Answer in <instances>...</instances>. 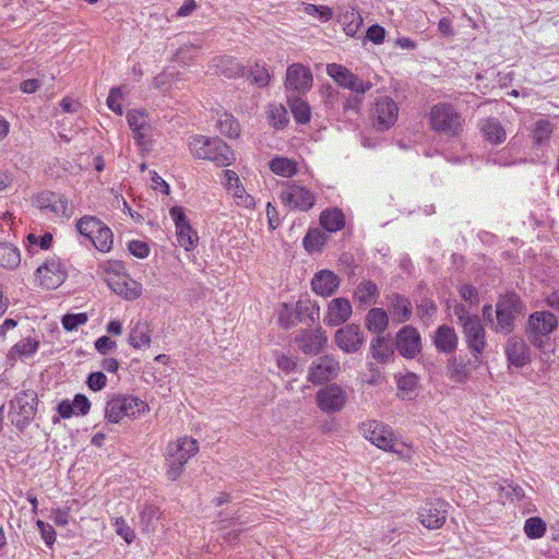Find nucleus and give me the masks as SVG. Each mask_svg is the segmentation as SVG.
Returning a JSON list of instances; mask_svg holds the SVG:
<instances>
[{
  "label": "nucleus",
  "instance_id": "5",
  "mask_svg": "<svg viewBox=\"0 0 559 559\" xmlns=\"http://www.w3.org/2000/svg\"><path fill=\"white\" fill-rule=\"evenodd\" d=\"M148 412V404L133 395H114L107 401L105 406V417L112 424H118L124 418L134 419Z\"/></svg>",
  "mask_w": 559,
  "mask_h": 559
},
{
  "label": "nucleus",
  "instance_id": "1",
  "mask_svg": "<svg viewBox=\"0 0 559 559\" xmlns=\"http://www.w3.org/2000/svg\"><path fill=\"white\" fill-rule=\"evenodd\" d=\"M199 452V442L188 436L179 437L170 441L166 448V477L168 480H177L185 471L186 464Z\"/></svg>",
  "mask_w": 559,
  "mask_h": 559
},
{
  "label": "nucleus",
  "instance_id": "19",
  "mask_svg": "<svg viewBox=\"0 0 559 559\" xmlns=\"http://www.w3.org/2000/svg\"><path fill=\"white\" fill-rule=\"evenodd\" d=\"M225 188L237 206L251 210L255 206L254 198L249 194L234 170H225Z\"/></svg>",
  "mask_w": 559,
  "mask_h": 559
},
{
  "label": "nucleus",
  "instance_id": "39",
  "mask_svg": "<svg viewBox=\"0 0 559 559\" xmlns=\"http://www.w3.org/2000/svg\"><path fill=\"white\" fill-rule=\"evenodd\" d=\"M200 50V46L195 44H183L174 53L171 60L182 66H190L194 62Z\"/></svg>",
  "mask_w": 559,
  "mask_h": 559
},
{
  "label": "nucleus",
  "instance_id": "22",
  "mask_svg": "<svg viewBox=\"0 0 559 559\" xmlns=\"http://www.w3.org/2000/svg\"><path fill=\"white\" fill-rule=\"evenodd\" d=\"M35 204L43 211H48L56 216H70L71 207L69 206L68 199L51 192L43 191L35 198Z\"/></svg>",
  "mask_w": 559,
  "mask_h": 559
},
{
  "label": "nucleus",
  "instance_id": "8",
  "mask_svg": "<svg viewBox=\"0 0 559 559\" xmlns=\"http://www.w3.org/2000/svg\"><path fill=\"white\" fill-rule=\"evenodd\" d=\"M37 394L27 390L15 395L10 402L9 417L17 428H24L35 416Z\"/></svg>",
  "mask_w": 559,
  "mask_h": 559
},
{
  "label": "nucleus",
  "instance_id": "61",
  "mask_svg": "<svg viewBox=\"0 0 559 559\" xmlns=\"http://www.w3.org/2000/svg\"><path fill=\"white\" fill-rule=\"evenodd\" d=\"M334 341L336 345L344 352H349V329L341 328L336 331Z\"/></svg>",
  "mask_w": 559,
  "mask_h": 559
},
{
  "label": "nucleus",
  "instance_id": "26",
  "mask_svg": "<svg viewBox=\"0 0 559 559\" xmlns=\"http://www.w3.org/2000/svg\"><path fill=\"white\" fill-rule=\"evenodd\" d=\"M349 319V300L345 297L333 298L328 304L326 314L324 317L325 324L337 326L345 323Z\"/></svg>",
  "mask_w": 559,
  "mask_h": 559
},
{
  "label": "nucleus",
  "instance_id": "13",
  "mask_svg": "<svg viewBox=\"0 0 559 559\" xmlns=\"http://www.w3.org/2000/svg\"><path fill=\"white\" fill-rule=\"evenodd\" d=\"M340 364L330 355L314 359L308 367L307 380L314 385L323 384L337 377Z\"/></svg>",
  "mask_w": 559,
  "mask_h": 559
},
{
  "label": "nucleus",
  "instance_id": "15",
  "mask_svg": "<svg viewBox=\"0 0 559 559\" xmlns=\"http://www.w3.org/2000/svg\"><path fill=\"white\" fill-rule=\"evenodd\" d=\"M294 342L301 353L316 356L326 346L328 337L322 328L302 329L295 335Z\"/></svg>",
  "mask_w": 559,
  "mask_h": 559
},
{
  "label": "nucleus",
  "instance_id": "2",
  "mask_svg": "<svg viewBox=\"0 0 559 559\" xmlns=\"http://www.w3.org/2000/svg\"><path fill=\"white\" fill-rule=\"evenodd\" d=\"M191 154L198 159L214 162L217 166H228L235 159L230 147L218 138L195 135L189 142Z\"/></svg>",
  "mask_w": 559,
  "mask_h": 559
},
{
  "label": "nucleus",
  "instance_id": "21",
  "mask_svg": "<svg viewBox=\"0 0 559 559\" xmlns=\"http://www.w3.org/2000/svg\"><path fill=\"white\" fill-rule=\"evenodd\" d=\"M312 73L301 63H293L286 70L285 87L298 93H306L312 86Z\"/></svg>",
  "mask_w": 559,
  "mask_h": 559
},
{
  "label": "nucleus",
  "instance_id": "30",
  "mask_svg": "<svg viewBox=\"0 0 559 559\" xmlns=\"http://www.w3.org/2000/svg\"><path fill=\"white\" fill-rule=\"evenodd\" d=\"M554 124L546 119H537L531 127V138L533 145L543 147L548 145L554 133Z\"/></svg>",
  "mask_w": 559,
  "mask_h": 559
},
{
  "label": "nucleus",
  "instance_id": "23",
  "mask_svg": "<svg viewBox=\"0 0 559 559\" xmlns=\"http://www.w3.org/2000/svg\"><path fill=\"white\" fill-rule=\"evenodd\" d=\"M396 348L405 358H414L421 349L419 333L412 326H404L396 335Z\"/></svg>",
  "mask_w": 559,
  "mask_h": 559
},
{
  "label": "nucleus",
  "instance_id": "48",
  "mask_svg": "<svg viewBox=\"0 0 559 559\" xmlns=\"http://www.w3.org/2000/svg\"><path fill=\"white\" fill-rule=\"evenodd\" d=\"M523 530L528 538L538 539L546 533V523L540 518L533 516L525 521Z\"/></svg>",
  "mask_w": 559,
  "mask_h": 559
},
{
  "label": "nucleus",
  "instance_id": "46",
  "mask_svg": "<svg viewBox=\"0 0 559 559\" xmlns=\"http://www.w3.org/2000/svg\"><path fill=\"white\" fill-rule=\"evenodd\" d=\"M39 342L32 337H25L17 342L11 349H10V357H21V356H28L36 352L38 348Z\"/></svg>",
  "mask_w": 559,
  "mask_h": 559
},
{
  "label": "nucleus",
  "instance_id": "58",
  "mask_svg": "<svg viewBox=\"0 0 559 559\" xmlns=\"http://www.w3.org/2000/svg\"><path fill=\"white\" fill-rule=\"evenodd\" d=\"M36 526L38 527L40 535H41L43 539L45 540V543L48 546H51L56 542L57 534H56L55 528L50 524H48L41 520H38L36 522Z\"/></svg>",
  "mask_w": 559,
  "mask_h": 559
},
{
  "label": "nucleus",
  "instance_id": "32",
  "mask_svg": "<svg viewBox=\"0 0 559 559\" xmlns=\"http://www.w3.org/2000/svg\"><path fill=\"white\" fill-rule=\"evenodd\" d=\"M480 131L486 141L491 144H500L507 138L504 128L495 118L486 119L480 126Z\"/></svg>",
  "mask_w": 559,
  "mask_h": 559
},
{
  "label": "nucleus",
  "instance_id": "55",
  "mask_svg": "<svg viewBox=\"0 0 559 559\" xmlns=\"http://www.w3.org/2000/svg\"><path fill=\"white\" fill-rule=\"evenodd\" d=\"M123 97L122 86L112 87L107 97V106L118 115H122L120 99Z\"/></svg>",
  "mask_w": 559,
  "mask_h": 559
},
{
  "label": "nucleus",
  "instance_id": "4",
  "mask_svg": "<svg viewBox=\"0 0 559 559\" xmlns=\"http://www.w3.org/2000/svg\"><path fill=\"white\" fill-rule=\"evenodd\" d=\"M523 307L516 295H507L499 299L496 306V320L492 319V307L484 306L483 316L491 328L499 333H510L513 329L514 318L522 312Z\"/></svg>",
  "mask_w": 559,
  "mask_h": 559
},
{
  "label": "nucleus",
  "instance_id": "64",
  "mask_svg": "<svg viewBox=\"0 0 559 559\" xmlns=\"http://www.w3.org/2000/svg\"><path fill=\"white\" fill-rule=\"evenodd\" d=\"M72 404H73V409L74 411L76 409L78 413L81 415L87 414V412L90 411V407H91L90 401L83 394L75 395Z\"/></svg>",
  "mask_w": 559,
  "mask_h": 559
},
{
  "label": "nucleus",
  "instance_id": "56",
  "mask_svg": "<svg viewBox=\"0 0 559 559\" xmlns=\"http://www.w3.org/2000/svg\"><path fill=\"white\" fill-rule=\"evenodd\" d=\"M86 313H76V314H66L62 318V325L67 331H73L79 325L85 324L87 322Z\"/></svg>",
  "mask_w": 559,
  "mask_h": 559
},
{
  "label": "nucleus",
  "instance_id": "35",
  "mask_svg": "<svg viewBox=\"0 0 559 559\" xmlns=\"http://www.w3.org/2000/svg\"><path fill=\"white\" fill-rule=\"evenodd\" d=\"M21 263L20 250L9 242H0V266L16 269Z\"/></svg>",
  "mask_w": 559,
  "mask_h": 559
},
{
  "label": "nucleus",
  "instance_id": "49",
  "mask_svg": "<svg viewBox=\"0 0 559 559\" xmlns=\"http://www.w3.org/2000/svg\"><path fill=\"white\" fill-rule=\"evenodd\" d=\"M499 490H500V496L502 498H507L512 501H520L525 496V492L520 485L508 481V480H503L500 484Z\"/></svg>",
  "mask_w": 559,
  "mask_h": 559
},
{
  "label": "nucleus",
  "instance_id": "16",
  "mask_svg": "<svg viewBox=\"0 0 559 559\" xmlns=\"http://www.w3.org/2000/svg\"><path fill=\"white\" fill-rule=\"evenodd\" d=\"M448 507L443 500L428 501L418 510V521L428 530H438L447 520Z\"/></svg>",
  "mask_w": 559,
  "mask_h": 559
},
{
  "label": "nucleus",
  "instance_id": "60",
  "mask_svg": "<svg viewBox=\"0 0 559 559\" xmlns=\"http://www.w3.org/2000/svg\"><path fill=\"white\" fill-rule=\"evenodd\" d=\"M385 37V29L380 25H372L368 28L366 38L373 44H382Z\"/></svg>",
  "mask_w": 559,
  "mask_h": 559
},
{
  "label": "nucleus",
  "instance_id": "54",
  "mask_svg": "<svg viewBox=\"0 0 559 559\" xmlns=\"http://www.w3.org/2000/svg\"><path fill=\"white\" fill-rule=\"evenodd\" d=\"M116 533L122 537L126 543L131 544L135 539L134 531L127 524L122 516L115 519Z\"/></svg>",
  "mask_w": 559,
  "mask_h": 559
},
{
  "label": "nucleus",
  "instance_id": "45",
  "mask_svg": "<svg viewBox=\"0 0 559 559\" xmlns=\"http://www.w3.org/2000/svg\"><path fill=\"white\" fill-rule=\"evenodd\" d=\"M371 352L373 358L380 362H385L393 356L392 346L384 337H377L371 343Z\"/></svg>",
  "mask_w": 559,
  "mask_h": 559
},
{
  "label": "nucleus",
  "instance_id": "41",
  "mask_svg": "<svg viewBox=\"0 0 559 559\" xmlns=\"http://www.w3.org/2000/svg\"><path fill=\"white\" fill-rule=\"evenodd\" d=\"M217 127L219 132L228 138H237L240 134V124L230 114H221L217 119Z\"/></svg>",
  "mask_w": 559,
  "mask_h": 559
},
{
  "label": "nucleus",
  "instance_id": "34",
  "mask_svg": "<svg viewBox=\"0 0 559 559\" xmlns=\"http://www.w3.org/2000/svg\"><path fill=\"white\" fill-rule=\"evenodd\" d=\"M389 311L392 320L399 323L407 321L412 314L409 301L397 295L390 298Z\"/></svg>",
  "mask_w": 559,
  "mask_h": 559
},
{
  "label": "nucleus",
  "instance_id": "53",
  "mask_svg": "<svg viewBox=\"0 0 559 559\" xmlns=\"http://www.w3.org/2000/svg\"><path fill=\"white\" fill-rule=\"evenodd\" d=\"M376 295H377V287L371 282L361 283L358 286L357 292H356L357 298L361 302H365V304L372 302L376 298Z\"/></svg>",
  "mask_w": 559,
  "mask_h": 559
},
{
  "label": "nucleus",
  "instance_id": "43",
  "mask_svg": "<svg viewBox=\"0 0 559 559\" xmlns=\"http://www.w3.org/2000/svg\"><path fill=\"white\" fill-rule=\"evenodd\" d=\"M242 523L241 522H238V520H230V521H227V520H219L215 523L216 527L218 531H227L224 535H223V538L225 542L229 543V544H233L235 543L240 534L245 531L243 527H236L237 525H241Z\"/></svg>",
  "mask_w": 559,
  "mask_h": 559
},
{
  "label": "nucleus",
  "instance_id": "62",
  "mask_svg": "<svg viewBox=\"0 0 559 559\" xmlns=\"http://www.w3.org/2000/svg\"><path fill=\"white\" fill-rule=\"evenodd\" d=\"M129 250L134 257L141 259L146 258L150 253L148 246L145 242L139 240L131 241L129 243Z\"/></svg>",
  "mask_w": 559,
  "mask_h": 559
},
{
  "label": "nucleus",
  "instance_id": "6",
  "mask_svg": "<svg viewBox=\"0 0 559 559\" xmlns=\"http://www.w3.org/2000/svg\"><path fill=\"white\" fill-rule=\"evenodd\" d=\"M557 317L549 311H536L527 320V338L537 348H543L548 336L558 328Z\"/></svg>",
  "mask_w": 559,
  "mask_h": 559
},
{
  "label": "nucleus",
  "instance_id": "17",
  "mask_svg": "<svg viewBox=\"0 0 559 559\" xmlns=\"http://www.w3.org/2000/svg\"><path fill=\"white\" fill-rule=\"evenodd\" d=\"M318 407L326 413L340 412L347 402L346 392L336 384L325 385L316 394Z\"/></svg>",
  "mask_w": 559,
  "mask_h": 559
},
{
  "label": "nucleus",
  "instance_id": "24",
  "mask_svg": "<svg viewBox=\"0 0 559 559\" xmlns=\"http://www.w3.org/2000/svg\"><path fill=\"white\" fill-rule=\"evenodd\" d=\"M127 121L138 144L142 145L144 138L153 130L148 112L145 109H132L127 114Z\"/></svg>",
  "mask_w": 559,
  "mask_h": 559
},
{
  "label": "nucleus",
  "instance_id": "44",
  "mask_svg": "<svg viewBox=\"0 0 559 559\" xmlns=\"http://www.w3.org/2000/svg\"><path fill=\"white\" fill-rule=\"evenodd\" d=\"M288 105L297 122H309L310 108L309 105L304 99L299 97H290L288 98Z\"/></svg>",
  "mask_w": 559,
  "mask_h": 559
},
{
  "label": "nucleus",
  "instance_id": "20",
  "mask_svg": "<svg viewBox=\"0 0 559 559\" xmlns=\"http://www.w3.org/2000/svg\"><path fill=\"white\" fill-rule=\"evenodd\" d=\"M36 276L41 286L56 288L64 281L66 270L58 259H50L37 269Z\"/></svg>",
  "mask_w": 559,
  "mask_h": 559
},
{
  "label": "nucleus",
  "instance_id": "47",
  "mask_svg": "<svg viewBox=\"0 0 559 559\" xmlns=\"http://www.w3.org/2000/svg\"><path fill=\"white\" fill-rule=\"evenodd\" d=\"M397 389L403 399L409 397L418 385V377L415 373L402 374L396 380Z\"/></svg>",
  "mask_w": 559,
  "mask_h": 559
},
{
  "label": "nucleus",
  "instance_id": "59",
  "mask_svg": "<svg viewBox=\"0 0 559 559\" xmlns=\"http://www.w3.org/2000/svg\"><path fill=\"white\" fill-rule=\"evenodd\" d=\"M107 378L103 372H93L87 378V385L93 391H99L105 388Z\"/></svg>",
  "mask_w": 559,
  "mask_h": 559
},
{
  "label": "nucleus",
  "instance_id": "25",
  "mask_svg": "<svg viewBox=\"0 0 559 559\" xmlns=\"http://www.w3.org/2000/svg\"><path fill=\"white\" fill-rule=\"evenodd\" d=\"M338 276L330 270L317 272L311 281L312 290L322 297L333 295L340 286Z\"/></svg>",
  "mask_w": 559,
  "mask_h": 559
},
{
  "label": "nucleus",
  "instance_id": "52",
  "mask_svg": "<svg viewBox=\"0 0 559 559\" xmlns=\"http://www.w3.org/2000/svg\"><path fill=\"white\" fill-rule=\"evenodd\" d=\"M305 12L320 22H328L332 17V10L326 5L305 4Z\"/></svg>",
  "mask_w": 559,
  "mask_h": 559
},
{
  "label": "nucleus",
  "instance_id": "42",
  "mask_svg": "<svg viewBox=\"0 0 559 559\" xmlns=\"http://www.w3.org/2000/svg\"><path fill=\"white\" fill-rule=\"evenodd\" d=\"M295 310L300 319V322L308 318L310 321H314L319 318L320 308L317 302L310 299H299L296 304H293Z\"/></svg>",
  "mask_w": 559,
  "mask_h": 559
},
{
  "label": "nucleus",
  "instance_id": "28",
  "mask_svg": "<svg viewBox=\"0 0 559 559\" xmlns=\"http://www.w3.org/2000/svg\"><path fill=\"white\" fill-rule=\"evenodd\" d=\"M152 342V329L146 321H138L131 329L128 343L135 349L147 348Z\"/></svg>",
  "mask_w": 559,
  "mask_h": 559
},
{
  "label": "nucleus",
  "instance_id": "27",
  "mask_svg": "<svg viewBox=\"0 0 559 559\" xmlns=\"http://www.w3.org/2000/svg\"><path fill=\"white\" fill-rule=\"evenodd\" d=\"M506 355L510 365L521 368L531 360L530 349L519 337H511L506 344Z\"/></svg>",
  "mask_w": 559,
  "mask_h": 559
},
{
  "label": "nucleus",
  "instance_id": "18",
  "mask_svg": "<svg viewBox=\"0 0 559 559\" xmlns=\"http://www.w3.org/2000/svg\"><path fill=\"white\" fill-rule=\"evenodd\" d=\"M170 216L176 225L178 243L187 251L192 250L199 240V236L189 224L182 207H171Z\"/></svg>",
  "mask_w": 559,
  "mask_h": 559
},
{
  "label": "nucleus",
  "instance_id": "9",
  "mask_svg": "<svg viewBox=\"0 0 559 559\" xmlns=\"http://www.w3.org/2000/svg\"><path fill=\"white\" fill-rule=\"evenodd\" d=\"M399 112V105L393 98L378 97L369 114L371 124L378 131H386L397 121Z\"/></svg>",
  "mask_w": 559,
  "mask_h": 559
},
{
  "label": "nucleus",
  "instance_id": "51",
  "mask_svg": "<svg viewBox=\"0 0 559 559\" xmlns=\"http://www.w3.org/2000/svg\"><path fill=\"white\" fill-rule=\"evenodd\" d=\"M270 124L276 129H282L288 122L287 110L284 106H271L269 110Z\"/></svg>",
  "mask_w": 559,
  "mask_h": 559
},
{
  "label": "nucleus",
  "instance_id": "7",
  "mask_svg": "<svg viewBox=\"0 0 559 559\" xmlns=\"http://www.w3.org/2000/svg\"><path fill=\"white\" fill-rule=\"evenodd\" d=\"M78 231L91 240L94 247L102 252H109L114 243L110 228L94 216H84L76 224Z\"/></svg>",
  "mask_w": 559,
  "mask_h": 559
},
{
  "label": "nucleus",
  "instance_id": "14",
  "mask_svg": "<svg viewBox=\"0 0 559 559\" xmlns=\"http://www.w3.org/2000/svg\"><path fill=\"white\" fill-rule=\"evenodd\" d=\"M430 123L435 130L455 133L461 124V116L448 104H438L431 108Z\"/></svg>",
  "mask_w": 559,
  "mask_h": 559
},
{
  "label": "nucleus",
  "instance_id": "37",
  "mask_svg": "<svg viewBox=\"0 0 559 559\" xmlns=\"http://www.w3.org/2000/svg\"><path fill=\"white\" fill-rule=\"evenodd\" d=\"M277 322L281 328L288 330L300 322L293 304L283 302L277 312Z\"/></svg>",
  "mask_w": 559,
  "mask_h": 559
},
{
  "label": "nucleus",
  "instance_id": "10",
  "mask_svg": "<svg viewBox=\"0 0 559 559\" xmlns=\"http://www.w3.org/2000/svg\"><path fill=\"white\" fill-rule=\"evenodd\" d=\"M455 316L461 321L465 334L466 342L472 352L480 354L485 346V330L477 317H471L466 314L465 309L462 306H456L454 309Z\"/></svg>",
  "mask_w": 559,
  "mask_h": 559
},
{
  "label": "nucleus",
  "instance_id": "33",
  "mask_svg": "<svg viewBox=\"0 0 559 559\" xmlns=\"http://www.w3.org/2000/svg\"><path fill=\"white\" fill-rule=\"evenodd\" d=\"M436 347L443 353H450L457 345V336L452 328L447 325L440 326L435 335Z\"/></svg>",
  "mask_w": 559,
  "mask_h": 559
},
{
  "label": "nucleus",
  "instance_id": "36",
  "mask_svg": "<svg viewBox=\"0 0 559 559\" xmlns=\"http://www.w3.org/2000/svg\"><path fill=\"white\" fill-rule=\"evenodd\" d=\"M328 236L319 228H311L306 234L302 243L309 253L320 252L325 246Z\"/></svg>",
  "mask_w": 559,
  "mask_h": 559
},
{
  "label": "nucleus",
  "instance_id": "50",
  "mask_svg": "<svg viewBox=\"0 0 559 559\" xmlns=\"http://www.w3.org/2000/svg\"><path fill=\"white\" fill-rule=\"evenodd\" d=\"M328 74L343 87H349V71L337 63H330L326 67Z\"/></svg>",
  "mask_w": 559,
  "mask_h": 559
},
{
  "label": "nucleus",
  "instance_id": "12",
  "mask_svg": "<svg viewBox=\"0 0 559 559\" xmlns=\"http://www.w3.org/2000/svg\"><path fill=\"white\" fill-rule=\"evenodd\" d=\"M282 203L290 210L309 211L317 201L311 190L297 183H289L281 191Z\"/></svg>",
  "mask_w": 559,
  "mask_h": 559
},
{
  "label": "nucleus",
  "instance_id": "57",
  "mask_svg": "<svg viewBox=\"0 0 559 559\" xmlns=\"http://www.w3.org/2000/svg\"><path fill=\"white\" fill-rule=\"evenodd\" d=\"M250 76L251 81L261 87L269 85L271 80L269 71L265 68L259 66H255L251 69Z\"/></svg>",
  "mask_w": 559,
  "mask_h": 559
},
{
  "label": "nucleus",
  "instance_id": "29",
  "mask_svg": "<svg viewBox=\"0 0 559 559\" xmlns=\"http://www.w3.org/2000/svg\"><path fill=\"white\" fill-rule=\"evenodd\" d=\"M447 376L455 383H466L471 378V368L462 357H452L447 364Z\"/></svg>",
  "mask_w": 559,
  "mask_h": 559
},
{
  "label": "nucleus",
  "instance_id": "3",
  "mask_svg": "<svg viewBox=\"0 0 559 559\" xmlns=\"http://www.w3.org/2000/svg\"><path fill=\"white\" fill-rule=\"evenodd\" d=\"M104 280L110 289L127 300H135L142 295V285L131 278L118 261H108L103 265Z\"/></svg>",
  "mask_w": 559,
  "mask_h": 559
},
{
  "label": "nucleus",
  "instance_id": "40",
  "mask_svg": "<svg viewBox=\"0 0 559 559\" xmlns=\"http://www.w3.org/2000/svg\"><path fill=\"white\" fill-rule=\"evenodd\" d=\"M366 325L374 333L383 332L388 326L386 312L379 308L371 309L366 317Z\"/></svg>",
  "mask_w": 559,
  "mask_h": 559
},
{
  "label": "nucleus",
  "instance_id": "31",
  "mask_svg": "<svg viewBox=\"0 0 559 559\" xmlns=\"http://www.w3.org/2000/svg\"><path fill=\"white\" fill-rule=\"evenodd\" d=\"M320 225L330 233L341 230L346 223L345 214L337 207L326 209L320 214Z\"/></svg>",
  "mask_w": 559,
  "mask_h": 559
},
{
  "label": "nucleus",
  "instance_id": "63",
  "mask_svg": "<svg viewBox=\"0 0 559 559\" xmlns=\"http://www.w3.org/2000/svg\"><path fill=\"white\" fill-rule=\"evenodd\" d=\"M276 365L281 370L289 372L295 370L298 364L296 358L282 354L277 357Z\"/></svg>",
  "mask_w": 559,
  "mask_h": 559
},
{
  "label": "nucleus",
  "instance_id": "11",
  "mask_svg": "<svg viewBox=\"0 0 559 559\" xmlns=\"http://www.w3.org/2000/svg\"><path fill=\"white\" fill-rule=\"evenodd\" d=\"M359 433L381 450L394 449V432L388 425L378 420H366L358 427Z\"/></svg>",
  "mask_w": 559,
  "mask_h": 559
},
{
  "label": "nucleus",
  "instance_id": "38",
  "mask_svg": "<svg viewBox=\"0 0 559 559\" xmlns=\"http://www.w3.org/2000/svg\"><path fill=\"white\" fill-rule=\"evenodd\" d=\"M270 168L275 175L285 178H290L297 173L296 162L286 157L273 158L270 162Z\"/></svg>",
  "mask_w": 559,
  "mask_h": 559
}]
</instances>
